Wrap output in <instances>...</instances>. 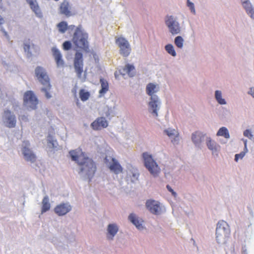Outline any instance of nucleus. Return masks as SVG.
<instances>
[{"label":"nucleus","instance_id":"nucleus-1","mask_svg":"<svg viewBox=\"0 0 254 254\" xmlns=\"http://www.w3.org/2000/svg\"><path fill=\"white\" fill-rule=\"evenodd\" d=\"M69 154L72 160L80 166V171L84 173L90 181L96 171L95 162L91 159L86 157L80 149L70 151Z\"/></svg>","mask_w":254,"mask_h":254},{"label":"nucleus","instance_id":"nucleus-2","mask_svg":"<svg viewBox=\"0 0 254 254\" xmlns=\"http://www.w3.org/2000/svg\"><path fill=\"white\" fill-rule=\"evenodd\" d=\"M88 35L84 33L79 27H77L73 34L72 41L76 47L86 52H89Z\"/></svg>","mask_w":254,"mask_h":254},{"label":"nucleus","instance_id":"nucleus-3","mask_svg":"<svg viewBox=\"0 0 254 254\" xmlns=\"http://www.w3.org/2000/svg\"><path fill=\"white\" fill-rule=\"evenodd\" d=\"M35 75L39 82L46 87L42 89L44 92L47 98L49 99L51 96L49 92L51 86L50 83V79L45 69L41 66H37L35 70Z\"/></svg>","mask_w":254,"mask_h":254},{"label":"nucleus","instance_id":"nucleus-4","mask_svg":"<svg viewBox=\"0 0 254 254\" xmlns=\"http://www.w3.org/2000/svg\"><path fill=\"white\" fill-rule=\"evenodd\" d=\"M230 234V229L228 223L224 221H220L216 229V239L218 243H222Z\"/></svg>","mask_w":254,"mask_h":254},{"label":"nucleus","instance_id":"nucleus-5","mask_svg":"<svg viewBox=\"0 0 254 254\" xmlns=\"http://www.w3.org/2000/svg\"><path fill=\"white\" fill-rule=\"evenodd\" d=\"M142 158L144 166L150 173L154 177L157 176L160 172V169L152 155L147 152H144L142 154Z\"/></svg>","mask_w":254,"mask_h":254},{"label":"nucleus","instance_id":"nucleus-6","mask_svg":"<svg viewBox=\"0 0 254 254\" xmlns=\"http://www.w3.org/2000/svg\"><path fill=\"white\" fill-rule=\"evenodd\" d=\"M73 65L75 72L79 79L85 81L86 78V72L83 71V59L82 54L77 52L75 54L73 61Z\"/></svg>","mask_w":254,"mask_h":254},{"label":"nucleus","instance_id":"nucleus-7","mask_svg":"<svg viewBox=\"0 0 254 254\" xmlns=\"http://www.w3.org/2000/svg\"><path fill=\"white\" fill-rule=\"evenodd\" d=\"M24 104L31 110H35L38 104V100L32 91H26L23 96Z\"/></svg>","mask_w":254,"mask_h":254},{"label":"nucleus","instance_id":"nucleus-8","mask_svg":"<svg viewBox=\"0 0 254 254\" xmlns=\"http://www.w3.org/2000/svg\"><path fill=\"white\" fill-rule=\"evenodd\" d=\"M105 163L111 171L116 174L123 172V168L119 162L112 156H106L105 158Z\"/></svg>","mask_w":254,"mask_h":254},{"label":"nucleus","instance_id":"nucleus-9","mask_svg":"<svg viewBox=\"0 0 254 254\" xmlns=\"http://www.w3.org/2000/svg\"><path fill=\"white\" fill-rule=\"evenodd\" d=\"M165 24L169 28V31L173 34H179L181 31V27L178 21L172 16L167 15L165 18Z\"/></svg>","mask_w":254,"mask_h":254},{"label":"nucleus","instance_id":"nucleus-10","mask_svg":"<svg viewBox=\"0 0 254 254\" xmlns=\"http://www.w3.org/2000/svg\"><path fill=\"white\" fill-rule=\"evenodd\" d=\"M116 43L120 48V53L124 57H127L130 53L131 48L128 41L123 37L116 39Z\"/></svg>","mask_w":254,"mask_h":254},{"label":"nucleus","instance_id":"nucleus-11","mask_svg":"<svg viewBox=\"0 0 254 254\" xmlns=\"http://www.w3.org/2000/svg\"><path fill=\"white\" fill-rule=\"evenodd\" d=\"M3 121L5 126L9 128L14 127L16 124L15 115L9 110H6L4 112Z\"/></svg>","mask_w":254,"mask_h":254},{"label":"nucleus","instance_id":"nucleus-12","mask_svg":"<svg viewBox=\"0 0 254 254\" xmlns=\"http://www.w3.org/2000/svg\"><path fill=\"white\" fill-rule=\"evenodd\" d=\"M25 146L22 148V154L26 161L34 163L36 160V156L33 151L28 147L29 143L28 141L24 142Z\"/></svg>","mask_w":254,"mask_h":254},{"label":"nucleus","instance_id":"nucleus-13","mask_svg":"<svg viewBox=\"0 0 254 254\" xmlns=\"http://www.w3.org/2000/svg\"><path fill=\"white\" fill-rule=\"evenodd\" d=\"M90 126L94 130H100L108 127V122L105 117H100L94 121Z\"/></svg>","mask_w":254,"mask_h":254},{"label":"nucleus","instance_id":"nucleus-14","mask_svg":"<svg viewBox=\"0 0 254 254\" xmlns=\"http://www.w3.org/2000/svg\"><path fill=\"white\" fill-rule=\"evenodd\" d=\"M71 210V206L68 203H62L57 205L55 208V212L58 216L65 215Z\"/></svg>","mask_w":254,"mask_h":254},{"label":"nucleus","instance_id":"nucleus-15","mask_svg":"<svg viewBox=\"0 0 254 254\" xmlns=\"http://www.w3.org/2000/svg\"><path fill=\"white\" fill-rule=\"evenodd\" d=\"M146 207L151 213L154 214H158L161 209L159 203L153 200H147Z\"/></svg>","mask_w":254,"mask_h":254},{"label":"nucleus","instance_id":"nucleus-16","mask_svg":"<svg viewBox=\"0 0 254 254\" xmlns=\"http://www.w3.org/2000/svg\"><path fill=\"white\" fill-rule=\"evenodd\" d=\"M150 99L151 101L149 103V109L152 111V113L156 117H157V110H158V106L159 104L158 98L156 95H154V96H152Z\"/></svg>","mask_w":254,"mask_h":254},{"label":"nucleus","instance_id":"nucleus-17","mask_svg":"<svg viewBox=\"0 0 254 254\" xmlns=\"http://www.w3.org/2000/svg\"><path fill=\"white\" fill-rule=\"evenodd\" d=\"M53 55L58 67H63L64 65V61L62 59V55L60 51L56 48H52Z\"/></svg>","mask_w":254,"mask_h":254},{"label":"nucleus","instance_id":"nucleus-18","mask_svg":"<svg viewBox=\"0 0 254 254\" xmlns=\"http://www.w3.org/2000/svg\"><path fill=\"white\" fill-rule=\"evenodd\" d=\"M26 1L29 4L31 9L35 14L39 17H42V13L36 0H26Z\"/></svg>","mask_w":254,"mask_h":254},{"label":"nucleus","instance_id":"nucleus-19","mask_svg":"<svg viewBox=\"0 0 254 254\" xmlns=\"http://www.w3.org/2000/svg\"><path fill=\"white\" fill-rule=\"evenodd\" d=\"M206 143L207 147L212 151L213 154L217 152L220 149V146L210 137L207 138Z\"/></svg>","mask_w":254,"mask_h":254},{"label":"nucleus","instance_id":"nucleus-20","mask_svg":"<svg viewBox=\"0 0 254 254\" xmlns=\"http://www.w3.org/2000/svg\"><path fill=\"white\" fill-rule=\"evenodd\" d=\"M70 5L67 1L64 0L61 4L60 10L62 14H64L66 16H70Z\"/></svg>","mask_w":254,"mask_h":254},{"label":"nucleus","instance_id":"nucleus-21","mask_svg":"<svg viewBox=\"0 0 254 254\" xmlns=\"http://www.w3.org/2000/svg\"><path fill=\"white\" fill-rule=\"evenodd\" d=\"M101 83V89L99 90V96H103L109 90V83L107 80L103 78H101L100 79Z\"/></svg>","mask_w":254,"mask_h":254},{"label":"nucleus","instance_id":"nucleus-22","mask_svg":"<svg viewBox=\"0 0 254 254\" xmlns=\"http://www.w3.org/2000/svg\"><path fill=\"white\" fill-rule=\"evenodd\" d=\"M123 74H128L130 77H132L135 75V68L132 64H127L122 69Z\"/></svg>","mask_w":254,"mask_h":254},{"label":"nucleus","instance_id":"nucleus-23","mask_svg":"<svg viewBox=\"0 0 254 254\" xmlns=\"http://www.w3.org/2000/svg\"><path fill=\"white\" fill-rule=\"evenodd\" d=\"M159 90V87L157 85L152 83H148L146 88V93L151 96H154L153 94Z\"/></svg>","mask_w":254,"mask_h":254},{"label":"nucleus","instance_id":"nucleus-24","mask_svg":"<svg viewBox=\"0 0 254 254\" xmlns=\"http://www.w3.org/2000/svg\"><path fill=\"white\" fill-rule=\"evenodd\" d=\"M108 239H112L118 231V228L116 224H109L108 227Z\"/></svg>","mask_w":254,"mask_h":254},{"label":"nucleus","instance_id":"nucleus-25","mask_svg":"<svg viewBox=\"0 0 254 254\" xmlns=\"http://www.w3.org/2000/svg\"><path fill=\"white\" fill-rule=\"evenodd\" d=\"M129 220L138 229L143 228L142 225V220H139L134 214H130L128 217Z\"/></svg>","mask_w":254,"mask_h":254},{"label":"nucleus","instance_id":"nucleus-26","mask_svg":"<svg viewBox=\"0 0 254 254\" xmlns=\"http://www.w3.org/2000/svg\"><path fill=\"white\" fill-rule=\"evenodd\" d=\"M42 209H41V212L42 213H45L46 211H48L51 207V205L49 202V197L46 195L45 196L42 200Z\"/></svg>","mask_w":254,"mask_h":254},{"label":"nucleus","instance_id":"nucleus-27","mask_svg":"<svg viewBox=\"0 0 254 254\" xmlns=\"http://www.w3.org/2000/svg\"><path fill=\"white\" fill-rule=\"evenodd\" d=\"M204 135L201 132L196 131L192 134V140L195 144L200 143Z\"/></svg>","mask_w":254,"mask_h":254},{"label":"nucleus","instance_id":"nucleus-28","mask_svg":"<svg viewBox=\"0 0 254 254\" xmlns=\"http://www.w3.org/2000/svg\"><path fill=\"white\" fill-rule=\"evenodd\" d=\"M243 5L247 13L250 15L252 18L254 19V10L252 8L251 5L247 2H244Z\"/></svg>","mask_w":254,"mask_h":254},{"label":"nucleus","instance_id":"nucleus-29","mask_svg":"<svg viewBox=\"0 0 254 254\" xmlns=\"http://www.w3.org/2000/svg\"><path fill=\"white\" fill-rule=\"evenodd\" d=\"M217 135L224 136L226 138L230 137L228 130L225 127H221L217 132Z\"/></svg>","mask_w":254,"mask_h":254},{"label":"nucleus","instance_id":"nucleus-30","mask_svg":"<svg viewBox=\"0 0 254 254\" xmlns=\"http://www.w3.org/2000/svg\"><path fill=\"white\" fill-rule=\"evenodd\" d=\"M79 97L81 101H85L87 100L90 97V93L86 91L84 89H81L79 90Z\"/></svg>","mask_w":254,"mask_h":254},{"label":"nucleus","instance_id":"nucleus-31","mask_svg":"<svg viewBox=\"0 0 254 254\" xmlns=\"http://www.w3.org/2000/svg\"><path fill=\"white\" fill-rule=\"evenodd\" d=\"M244 145H245L244 151L241 152L239 154H237L235 155V160L236 161H238V160L239 159H242L245 156L246 153L248 152V149H247V140H244Z\"/></svg>","mask_w":254,"mask_h":254},{"label":"nucleus","instance_id":"nucleus-32","mask_svg":"<svg viewBox=\"0 0 254 254\" xmlns=\"http://www.w3.org/2000/svg\"><path fill=\"white\" fill-rule=\"evenodd\" d=\"M215 98L217 101L221 105L226 104V102L224 99L222 97V93L220 91L216 90L215 94Z\"/></svg>","mask_w":254,"mask_h":254},{"label":"nucleus","instance_id":"nucleus-33","mask_svg":"<svg viewBox=\"0 0 254 254\" xmlns=\"http://www.w3.org/2000/svg\"><path fill=\"white\" fill-rule=\"evenodd\" d=\"M57 27L61 33H64L67 29V24L65 21H62L57 25Z\"/></svg>","mask_w":254,"mask_h":254},{"label":"nucleus","instance_id":"nucleus-34","mask_svg":"<svg viewBox=\"0 0 254 254\" xmlns=\"http://www.w3.org/2000/svg\"><path fill=\"white\" fill-rule=\"evenodd\" d=\"M165 48L167 53L171 56L173 57H175L176 56V53L173 46L172 44H168L166 45Z\"/></svg>","mask_w":254,"mask_h":254},{"label":"nucleus","instance_id":"nucleus-35","mask_svg":"<svg viewBox=\"0 0 254 254\" xmlns=\"http://www.w3.org/2000/svg\"><path fill=\"white\" fill-rule=\"evenodd\" d=\"M164 131L170 137L173 138L174 137H178V133L174 129L169 128L168 129H166Z\"/></svg>","mask_w":254,"mask_h":254},{"label":"nucleus","instance_id":"nucleus-36","mask_svg":"<svg viewBox=\"0 0 254 254\" xmlns=\"http://www.w3.org/2000/svg\"><path fill=\"white\" fill-rule=\"evenodd\" d=\"M175 44L179 48H182L184 44V39L181 36H177L175 39Z\"/></svg>","mask_w":254,"mask_h":254},{"label":"nucleus","instance_id":"nucleus-37","mask_svg":"<svg viewBox=\"0 0 254 254\" xmlns=\"http://www.w3.org/2000/svg\"><path fill=\"white\" fill-rule=\"evenodd\" d=\"M49 145L52 148H56L57 147L58 143L57 140H54L52 136L49 135L48 137Z\"/></svg>","mask_w":254,"mask_h":254},{"label":"nucleus","instance_id":"nucleus-38","mask_svg":"<svg viewBox=\"0 0 254 254\" xmlns=\"http://www.w3.org/2000/svg\"><path fill=\"white\" fill-rule=\"evenodd\" d=\"M63 49L67 51L71 48V44L69 41H65L63 44Z\"/></svg>","mask_w":254,"mask_h":254},{"label":"nucleus","instance_id":"nucleus-39","mask_svg":"<svg viewBox=\"0 0 254 254\" xmlns=\"http://www.w3.org/2000/svg\"><path fill=\"white\" fill-rule=\"evenodd\" d=\"M187 5L190 9L192 13H195V9H194V6L193 3L191 2H190V0H187Z\"/></svg>","mask_w":254,"mask_h":254},{"label":"nucleus","instance_id":"nucleus-40","mask_svg":"<svg viewBox=\"0 0 254 254\" xmlns=\"http://www.w3.org/2000/svg\"><path fill=\"white\" fill-rule=\"evenodd\" d=\"M244 135L246 137H247L250 139H252L253 138V134H252V132L249 129H246L244 132Z\"/></svg>","mask_w":254,"mask_h":254},{"label":"nucleus","instance_id":"nucleus-41","mask_svg":"<svg viewBox=\"0 0 254 254\" xmlns=\"http://www.w3.org/2000/svg\"><path fill=\"white\" fill-rule=\"evenodd\" d=\"M167 188L168 190L171 192L172 195L174 196H176L177 193L173 190L171 188V187L169 185L167 186Z\"/></svg>","mask_w":254,"mask_h":254},{"label":"nucleus","instance_id":"nucleus-42","mask_svg":"<svg viewBox=\"0 0 254 254\" xmlns=\"http://www.w3.org/2000/svg\"><path fill=\"white\" fill-rule=\"evenodd\" d=\"M19 120L20 121L22 122H27L28 121V119L26 116H22Z\"/></svg>","mask_w":254,"mask_h":254},{"label":"nucleus","instance_id":"nucleus-43","mask_svg":"<svg viewBox=\"0 0 254 254\" xmlns=\"http://www.w3.org/2000/svg\"><path fill=\"white\" fill-rule=\"evenodd\" d=\"M250 94H251L254 98V89L251 88L249 92Z\"/></svg>","mask_w":254,"mask_h":254},{"label":"nucleus","instance_id":"nucleus-44","mask_svg":"<svg viewBox=\"0 0 254 254\" xmlns=\"http://www.w3.org/2000/svg\"><path fill=\"white\" fill-rule=\"evenodd\" d=\"M4 23V18L0 15V25L3 24Z\"/></svg>","mask_w":254,"mask_h":254},{"label":"nucleus","instance_id":"nucleus-45","mask_svg":"<svg viewBox=\"0 0 254 254\" xmlns=\"http://www.w3.org/2000/svg\"><path fill=\"white\" fill-rule=\"evenodd\" d=\"M30 48L29 45H25L24 49L26 50L27 49H29Z\"/></svg>","mask_w":254,"mask_h":254},{"label":"nucleus","instance_id":"nucleus-46","mask_svg":"<svg viewBox=\"0 0 254 254\" xmlns=\"http://www.w3.org/2000/svg\"><path fill=\"white\" fill-rule=\"evenodd\" d=\"M74 27V25H70L69 26V28H70V29H73Z\"/></svg>","mask_w":254,"mask_h":254},{"label":"nucleus","instance_id":"nucleus-47","mask_svg":"<svg viewBox=\"0 0 254 254\" xmlns=\"http://www.w3.org/2000/svg\"><path fill=\"white\" fill-rule=\"evenodd\" d=\"M3 33L4 34L5 36H7V33L6 32H5V31L3 30Z\"/></svg>","mask_w":254,"mask_h":254}]
</instances>
